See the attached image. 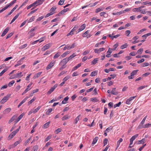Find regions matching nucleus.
Returning <instances> with one entry per match:
<instances>
[{"label":"nucleus","instance_id":"obj_1","mask_svg":"<svg viewBox=\"0 0 151 151\" xmlns=\"http://www.w3.org/2000/svg\"><path fill=\"white\" fill-rule=\"evenodd\" d=\"M11 96V94H8L4 96L1 100V103L2 104H4L9 99Z\"/></svg>","mask_w":151,"mask_h":151},{"label":"nucleus","instance_id":"obj_2","mask_svg":"<svg viewBox=\"0 0 151 151\" xmlns=\"http://www.w3.org/2000/svg\"><path fill=\"white\" fill-rule=\"evenodd\" d=\"M55 63V61L52 60V61L46 67V70H47L50 69L52 67H53L54 66Z\"/></svg>","mask_w":151,"mask_h":151},{"label":"nucleus","instance_id":"obj_3","mask_svg":"<svg viewBox=\"0 0 151 151\" xmlns=\"http://www.w3.org/2000/svg\"><path fill=\"white\" fill-rule=\"evenodd\" d=\"M32 84V82H31L30 84H29L28 86H27V88L25 90L24 92L22 93V95H23L24 94L26 93L29 91L32 88H31V86Z\"/></svg>","mask_w":151,"mask_h":151},{"label":"nucleus","instance_id":"obj_4","mask_svg":"<svg viewBox=\"0 0 151 151\" xmlns=\"http://www.w3.org/2000/svg\"><path fill=\"white\" fill-rule=\"evenodd\" d=\"M21 142V140H19L13 144L10 145L9 147V149H11L12 148H13L15 147L16 146H17L18 144H19Z\"/></svg>","mask_w":151,"mask_h":151},{"label":"nucleus","instance_id":"obj_5","mask_svg":"<svg viewBox=\"0 0 151 151\" xmlns=\"http://www.w3.org/2000/svg\"><path fill=\"white\" fill-rule=\"evenodd\" d=\"M22 74V72H20L17 73L16 74L12 75L11 76L10 79H13L14 78H16L20 76Z\"/></svg>","mask_w":151,"mask_h":151},{"label":"nucleus","instance_id":"obj_6","mask_svg":"<svg viewBox=\"0 0 151 151\" xmlns=\"http://www.w3.org/2000/svg\"><path fill=\"white\" fill-rule=\"evenodd\" d=\"M69 61V60L67 58H65L61 60L60 63V65H65Z\"/></svg>","mask_w":151,"mask_h":151},{"label":"nucleus","instance_id":"obj_7","mask_svg":"<svg viewBox=\"0 0 151 151\" xmlns=\"http://www.w3.org/2000/svg\"><path fill=\"white\" fill-rule=\"evenodd\" d=\"M58 85L56 84L54 85L53 87H52L50 90L48 92L47 94H51L54 90L57 87Z\"/></svg>","mask_w":151,"mask_h":151},{"label":"nucleus","instance_id":"obj_8","mask_svg":"<svg viewBox=\"0 0 151 151\" xmlns=\"http://www.w3.org/2000/svg\"><path fill=\"white\" fill-rule=\"evenodd\" d=\"M51 46V44L50 43H49L48 44H47L44 46L42 48V51H44L48 49Z\"/></svg>","mask_w":151,"mask_h":151},{"label":"nucleus","instance_id":"obj_9","mask_svg":"<svg viewBox=\"0 0 151 151\" xmlns=\"http://www.w3.org/2000/svg\"><path fill=\"white\" fill-rule=\"evenodd\" d=\"M136 96H131L129 99H128L126 101V103L127 104H131V101L134 99Z\"/></svg>","mask_w":151,"mask_h":151},{"label":"nucleus","instance_id":"obj_10","mask_svg":"<svg viewBox=\"0 0 151 151\" xmlns=\"http://www.w3.org/2000/svg\"><path fill=\"white\" fill-rule=\"evenodd\" d=\"M16 134V132H12L7 138L8 140H10L12 139Z\"/></svg>","mask_w":151,"mask_h":151},{"label":"nucleus","instance_id":"obj_11","mask_svg":"<svg viewBox=\"0 0 151 151\" xmlns=\"http://www.w3.org/2000/svg\"><path fill=\"white\" fill-rule=\"evenodd\" d=\"M45 0H38L37 1H35L34 3V4H35V6L36 5H40L42 4L43 2Z\"/></svg>","mask_w":151,"mask_h":151},{"label":"nucleus","instance_id":"obj_12","mask_svg":"<svg viewBox=\"0 0 151 151\" xmlns=\"http://www.w3.org/2000/svg\"><path fill=\"white\" fill-rule=\"evenodd\" d=\"M9 29V27H7L6 28L3 32L2 35H1V37H3L8 32V31Z\"/></svg>","mask_w":151,"mask_h":151},{"label":"nucleus","instance_id":"obj_13","mask_svg":"<svg viewBox=\"0 0 151 151\" xmlns=\"http://www.w3.org/2000/svg\"><path fill=\"white\" fill-rule=\"evenodd\" d=\"M17 117V115H14L12 118L9 120L8 123L9 124L10 123L12 122Z\"/></svg>","mask_w":151,"mask_h":151},{"label":"nucleus","instance_id":"obj_14","mask_svg":"<svg viewBox=\"0 0 151 151\" xmlns=\"http://www.w3.org/2000/svg\"><path fill=\"white\" fill-rule=\"evenodd\" d=\"M116 88H113L112 90L111 91V93L112 94L114 95H117L119 93L118 92L116 91Z\"/></svg>","mask_w":151,"mask_h":151},{"label":"nucleus","instance_id":"obj_15","mask_svg":"<svg viewBox=\"0 0 151 151\" xmlns=\"http://www.w3.org/2000/svg\"><path fill=\"white\" fill-rule=\"evenodd\" d=\"M28 98V97H26L18 105V107L19 108V107L21 106L22 104L25 102L27 101V99Z\"/></svg>","mask_w":151,"mask_h":151},{"label":"nucleus","instance_id":"obj_16","mask_svg":"<svg viewBox=\"0 0 151 151\" xmlns=\"http://www.w3.org/2000/svg\"><path fill=\"white\" fill-rule=\"evenodd\" d=\"M86 25L85 24H84L81 25L80 27L78 29V32L84 29L86 27Z\"/></svg>","mask_w":151,"mask_h":151},{"label":"nucleus","instance_id":"obj_17","mask_svg":"<svg viewBox=\"0 0 151 151\" xmlns=\"http://www.w3.org/2000/svg\"><path fill=\"white\" fill-rule=\"evenodd\" d=\"M50 121H49L48 122L46 123L43 126L42 128L44 129H46L48 128L49 126V124H50Z\"/></svg>","mask_w":151,"mask_h":151},{"label":"nucleus","instance_id":"obj_18","mask_svg":"<svg viewBox=\"0 0 151 151\" xmlns=\"http://www.w3.org/2000/svg\"><path fill=\"white\" fill-rule=\"evenodd\" d=\"M20 13H18L13 18L12 20L11 21V22L10 23V24H12L13 22H14L16 19H17L18 17L19 16Z\"/></svg>","mask_w":151,"mask_h":151},{"label":"nucleus","instance_id":"obj_19","mask_svg":"<svg viewBox=\"0 0 151 151\" xmlns=\"http://www.w3.org/2000/svg\"><path fill=\"white\" fill-rule=\"evenodd\" d=\"M146 142V139L145 138H143L140 140H139L137 144H143Z\"/></svg>","mask_w":151,"mask_h":151},{"label":"nucleus","instance_id":"obj_20","mask_svg":"<svg viewBox=\"0 0 151 151\" xmlns=\"http://www.w3.org/2000/svg\"><path fill=\"white\" fill-rule=\"evenodd\" d=\"M11 110V109L10 108H8L6 109L3 111V113L4 114H6L10 112Z\"/></svg>","mask_w":151,"mask_h":151},{"label":"nucleus","instance_id":"obj_21","mask_svg":"<svg viewBox=\"0 0 151 151\" xmlns=\"http://www.w3.org/2000/svg\"><path fill=\"white\" fill-rule=\"evenodd\" d=\"M69 99V97L68 96H66L64 100L62 101V104H65L67 103V102L68 101Z\"/></svg>","mask_w":151,"mask_h":151},{"label":"nucleus","instance_id":"obj_22","mask_svg":"<svg viewBox=\"0 0 151 151\" xmlns=\"http://www.w3.org/2000/svg\"><path fill=\"white\" fill-rule=\"evenodd\" d=\"M41 106H38L37 108L35 109H32L33 111V113L35 114L37 112L39 109L41 108Z\"/></svg>","mask_w":151,"mask_h":151},{"label":"nucleus","instance_id":"obj_23","mask_svg":"<svg viewBox=\"0 0 151 151\" xmlns=\"http://www.w3.org/2000/svg\"><path fill=\"white\" fill-rule=\"evenodd\" d=\"M98 139V137H95L93 139L92 144L94 145L97 142Z\"/></svg>","mask_w":151,"mask_h":151},{"label":"nucleus","instance_id":"obj_24","mask_svg":"<svg viewBox=\"0 0 151 151\" xmlns=\"http://www.w3.org/2000/svg\"><path fill=\"white\" fill-rule=\"evenodd\" d=\"M81 66V63H79L77 65L75 66L73 69L72 71H73L74 70H76L78 68H79V67H80Z\"/></svg>","mask_w":151,"mask_h":151},{"label":"nucleus","instance_id":"obj_25","mask_svg":"<svg viewBox=\"0 0 151 151\" xmlns=\"http://www.w3.org/2000/svg\"><path fill=\"white\" fill-rule=\"evenodd\" d=\"M104 7L99 8L96 9L95 10V12L98 13L101 11H102L104 9Z\"/></svg>","mask_w":151,"mask_h":151},{"label":"nucleus","instance_id":"obj_26","mask_svg":"<svg viewBox=\"0 0 151 151\" xmlns=\"http://www.w3.org/2000/svg\"><path fill=\"white\" fill-rule=\"evenodd\" d=\"M132 11L134 12H140L141 11V10L140 9L139 7L135 8L132 9Z\"/></svg>","mask_w":151,"mask_h":151},{"label":"nucleus","instance_id":"obj_27","mask_svg":"<svg viewBox=\"0 0 151 151\" xmlns=\"http://www.w3.org/2000/svg\"><path fill=\"white\" fill-rule=\"evenodd\" d=\"M76 56V54L75 53H73L72 55H71L69 57L67 58L69 60H71L73 58H74Z\"/></svg>","mask_w":151,"mask_h":151},{"label":"nucleus","instance_id":"obj_28","mask_svg":"<svg viewBox=\"0 0 151 151\" xmlns=\"http://www.w3.org/2000/svg\"><path fill=\"white\" fill-rule=\"evenodd\" d=\"M70 118V116L68 115H65L62 118V120L63 121H64L69 119Z\"/></svg>","mask_w":151,"mask_h":151},{"label":"nucleus","instance_id":"obj_29","mask_svg":"<svg viewBox=\"0 0 151 151\" xmlns=\"http://www.w3.org/2000/svg\"><path fill=\"white\" fill-rule=\"evenodd\" d=\"M28 34L29 35V38L32 37L34 36L35 35V33L34 32H30V30L28 32Z\"/></svg>","mask_w":151,"mask_h":151},{"label":"nucleus","instance_id":"obj_30","mask_svg":"<svg viewBox=\"0 0 151 151\" xmlns=\"http://www.w3.org/2000/svg\"><path fill=\"white\" fill-rule=\"evenodd\" d=\"M56 7L55 6H53L50 9V11L51 12L53 13V14L55 13L54 12L55 11Z\"/></svg>","mask_w":151,"mask_h":151},{"label":"nucleus","instance_id":"obj_31","mask_svg":"<svg viewBox=\"0 0 151 151\" xmlns=\"http://www.w3.org/2000/svg\"><path fill=\"white\" fill-rule=\"evenodd\" d=\"M123 139L122 138H120L117 141V145L116 147V148H118L120 145L121 142H122Z\"/></svg>","mask_w":151,"mask_h":151},{"label":"nucleus","instance_id":"obj_32","mask_svg":"<svg viewBox=\"0 0 151 151\" xmlns=\"http://www.w3.org/2000/svg\"><path fill=\"white\" fill-rule=\"evenodd\" d=\"M91 101L93 102H96L99 101V100L96 97L92 98L90 99Z\"/></svg>","mask_w":151,"mask_h":151},{"label":"nucleus","instance_id":"obj_33","mask_svg":"<svg viewBox=\"0 0 151 151\" xmlns=\"http://www.w3.org/2000/svg\"><path fill=\"white\" fill-rule=\"evenodd\" d=\"M80 116L81 115H79L75 118V124H76L78 122L80 119Z\"/></svg>","mask_w":151,"mask_h":151},{"label":"nucleus","instance_id":"obj_34","mask_svg":"<svg viewBox=\"0 0 151 151\" xmlns=\"http://www.w3.org/2000/svg\"><path fill=\"white\" fill-rule=\"evenodd\" d=\"M99 61V59L98 58H96L94 59V60L92 61L91 62L92 64H96L97 62Z\"/></svg>","mask_w":151,"mask_h":151},{"label":"nucleus","instance_id":"obj_35","mask_svg":"<svg viewBox=\"0 0 151 151\" xmlns=\"http://www.w3.org/2000/svg\"><path fill=\"white\" fill-rule=\"evenodd\" d=\"M128 46V44L127 43H125L124 45L121 46L120 48L122 49H123L124 48H127Z\"/></svg>","mask_w":151,"mask_h":151},{"label":"nucleus","instance_id":"obj_36","mask_svg":"<svg viewBox=\"0 0 151 151\" xmlns=\"http://www.w3.org/2000/svg\"><path fill=\"white\" fill-rule=\"evenodd\" d=\"M138 136V134H136L135 135L133 136L130 139V140L132 141H134L135 139Z\"/></svg>","mask_w":151,"mask_h":151},{"label":"nucleus","instance_id":"obj_37","mask_svg":"<svg viewBox=\"0 0 151 151\" xmlns=\"http://www.w3.org/2000/svg\"><path fill=\"white\" fill-rule=\"evenodd\" d=\"M42 73V72H39L36 74V75H35L34 76V78L35 79L36 78L39 77L40 75H41V74Z\"/></svg>","mask_w":151,"mask_h":151},{"label":"nucleus","instance_id":"obj_38","mask_svg":"<svg viewBox=\"0 0 151 151\" xmlns=\"http://www.w3.org/2000/svg\"><path fill=\"white\" fill-rule=\"evenodd\" d=\"M97 74V71L95 70L91 72L90 76H96Z\"/></svg>","mask_w":151,"mask_h":151},{"label":"nucleus","instance_id":"obj_39","mask_svg":"<svg viewBox=\"0 0 151 151\" xmlns=\"http://www.w3.org/2000/svg\"><path fill=\"white\" fill-rule=\"evenodd\" d=\"M7 68H5L0 73V77L6 71L8 70Z\"/></svg>","mask_w":151,"mask_h":151},{"label":"nucleus","instance_id":"obj_40","mask_svg":"<svg viewBox=\"0 0 151 151\" xmlns=\"http://www.w3.org/2000/svg\"><path fill=\"white\" fill-rule=\"evenodd\" d=\"M70 45H66L63 48V50H65L67 49H68V50L70 49Z\"/></svg>","mask_w":151,"mask_h":151},{"label":"nucleus","instance_id":"obj_41","mask_svg":"<svg viewBox=\"0 0 151 151\" xmlns=\"http://www.w3.org/2000/svg\"><path fill=\"white\" fill-rule=\"evenodd\" d=\"M52 111V108L49 109L46 112V114L47 115H49L50 113H51Z\"/></svg>","mask_w":151,"mask_h":151},{"label":"nucleus","instance_id":"obj_42","mask_svg":"<svg viewBox=\"0 0 151 151\" xmlns=\"http://www.w3.org/2000/svg\"><path fill=\"white\" fill-rule=\"evenodd\" d=\"M15 81L14 80L12 81L11 82H9L8 84V86L9 87H11L13 86V84L14 83Z\"/></svg>","mask_w":151,"mask_h":151},{"label":"nucleus","instance_id":"obj_43","mask_svg":"<svg viewBox=\"0 0 151 151\" xmlns=\"http://www.w3.org/2000/svg\"><path fill=\"white\" fill-rule=\"evenodd\" d=\"M60 55V52H57V53L55 54V55L53 57V58L54 59H56Z\"/></svg>","mask_w":151,"mask_h":151},{"label":"nucleus","instance_id":"obj_44","mask_svg":"<svg viewBox=\"0 0 151 151\" xmlns=\"http://www.w3.org/2000/svg\"><path fill=\"white\" fill-rule=\"evenodd\" d=\"M70 78V77L69 76H67L65 77L63 79V81L65 82L67 80Z\"/></svg>","mask_w":151,"mask_h":151},{"label":"nucleus","instance_id":"obj_45","mask_svg":"<svg viewBox=\"0 0 151 151\" xmlns=\"http://www.w3.org/2000/svg\"><path fill=\"white\" fill-rule=\"evenodd\" d=\"M138 71V70H134L131 73V75L133 76L137 73Z\"/></svg>","mask_w":151,"mask_h":151},{"label":"nucleus","instance_id":"obj_46","mask_svg":"<svg viewBox=\"0 0 151 151\" xmlns=\"http://www.w3.org/2000/svg\"><path fill=\"white\" fill-rule=\"evenodd\" d=\"M27 46V44H25L23 45H21L20 46L19 48L20 49H23L25 47H26Z\"/></svg>","mask_w":151,"mask_h":151},{"label":"nucleus","instance_id":"obj_47","mask_svg":"<svg viewBox=\"0 0 151 151\" xmlns=\"http://www.w3.org/2000/svg\"><path fill=\"white\" fill-rule=\"evenodd\" d=\"M35 19V16H32V17H31L28 21V22L29 23L30 22L33 21Z\"/></svg>","mask_w":151,"mask_h":151},{"label":"nucleus","instance_id":"obj_48","mask_svg":"<svg viewBox=\"0 0 151 151\" xmlns=\"http://www.w3.org/2000/svg\"><path fill=\"white\" fill-rule=\"evenodd\" d=\"M36 99V98L34 97L30 101L28 102V104L29 105L33 102Z\"/></svg>","mask_w":151,"mask_h":151},{"label":"nucleus","instance_id":"obj_49","mask_svg":"<svg viewBox=\"0 0 151 151\" xmlns=\"http://www.w3.org/2000/svg\"><path fill=\"white\" fill-rule=\"evenodd\" d=\"M14 33V32H12L9 34H8L7 35L6 38V39H7L8 38H10L13 35Z\"/></svg>","mask_w":151,"mask_h":151},{"label":"nucleus","instance_id":"obj_50","mask_svg":"<svg viewBox=\"0 0 151 151\" xmlns=\"http://www.w3.org/2000/svg\"><path fill=\"white\" fill-rule=\"evenodd\" d=\"M143 50V48H140L139 50H138L137 52V54H142Z\"/></svg>","mask_w":151,"mask_h":151},{"label":"nucleus","instance_id":"obj_51","mask_svg":"<svg viewBox=\"0 0 151 151\" xmlns=\"http://www.w3.org/2000/svg\"><path fill=\"white\" fill-rule=\"evenodd\" d=\"M108 139H105L103 143L104 144V146H105V145H106L108 143Z\"/></svg>","mask_w":151,"mask_h":151},{"label":"nucleus","instance_id":"obj_52","mask_svg":"<svg viewBox=\"0 0 151 151\" xmlns=\"http://www.w3.org/2000/svg\"><path fill=\"white\" fill-rule=\"evenodd\" d=\"M89 32V31L87 30L86 31L83 35V37H86L87 36V35Z\"/></svg>","mask_w":151,"mask_h":151},{"label":"nucleus","instance_id":"obj_53","mask_svg":"<svg viewBox=\"0 0 151 151\" xmlns=\"http://www.w3.org/2000/svg\"><path fill=\"white\" fill-rule=\"evenodd\" d=\"M38 26H36L30 30V32H33V31H35L37 29H38Z\"/></svg>","mask_w":151,"mask_h":151},{"label":"nucleus","instance_id":"obj_54","mask_svg":"<svg viewBox=\"0 0 151 151\" xmlns=\"http://www.w3.org/2000/svg\"><path fill=\"white\" fill-rule=\"evenodd\" d=\"M146 87H147V86H140L138 88L137 90L139 91H140V90L145 88Z\"/></svg>","mask_w":151,"mask_h":151},{"label":"nucleus","instance_id":"obj_55","mask_svg":"<svg viewBox=\"0 0 151 151\" xmlns=\"http://www.w3.org/2000/svg\"><path fill=\"white\" fill-rule=\"evenodd\" d=\"M52 137L51 135H49L45 139V142L47 141L48 140L50 139Z\"/></svg>","mask_w":151,"mask_h":151},{"label":"nucleus","instance_id":"obj_56","mask_svg":"<svg viewBox=\"0 0 151 151\" xmlns=\"http://www.w3.org/2000/svg\"><path fill=\"white\" fill-rule=\"evenodd\" d=\"M146 30V29H142L141 30L139 31L137 33V35L140 34L142 32H143L144 31H145Z\"/></svg>","mask_w":151,"mask_h":151},{"label":"nucleus","instance_id":"obj_57","mask_svg":"<svg viewBox=\"0 0 151 151\" xmlns=\"http://www.w3.org/2000/svg\"><path fill=\"white\" fill-rule=\"evenodd\" d=\"M35 5L34 4V3L31 4V5H29V6H27V9H30L32 7V6H35Z\"/></svg>","mask_w":151,"mask_h":151},{"label":"nucleus","instance_id":"obj_58","mask_svg":"<svg viewBox=\"0 0 151 151\" xmlns=\"http://www.w3.org/2000/svg\"><path fill=\"white\" fill-rule=\"evenodd\" d=\"M121 104V102H119L118 103L115 104L114 105V107L115 108L119 106H120V105Z\"/></svg>","mask_w":151,"mask_h":151},{"label":"nucleus","instance_id":"obj_59","mask_svg":"<svg viewBox=\"0 0 151 151\" xmlns=\"http://www.w3.org/2000/svg\"><path fill=\"white\" fill-rule=\"evenodd\" d=\"M138 127L139 129H142V128H145V125H142L141 124L138 126Z\"/></svg>","mask_w":151,"mask_h":151},{"label":"nucleus","instance_id":"obj_60","mask_svg":"<svg viewBox=\"0 0 151 151\" xmlns=\"http://www.w3.org/2000/svg\"><path fill=\"white\" fill-rule=\"evenodd\" d=\"M52 14H53V13L50 12L47 14L46 15V16H45V18L47 17H49V16H50Z\"/></svg>","mask_w":151,"mask_h":151},{"label":"nucleus","instance_id":"obj_61","mask_svg":"<svg viewBox=\"0 0 151 151\" xmlns=\"http://www.w3.org/2000/svg\"><path fill=\"white\" fill-rule=\"evenodd\" d=\"M106 14V12H101V13H100V16H104V17H106L104 15L105 14Z\"/></svg>","mask_w":151,"mask_h":151},{"label":"nucleus","instance_id":"obj_62","mask_svg":"<svg viewBox=\"0 0 151 151\" xmlns=\"http://www.w3.org/2000/svg\"><path fill=\"white\" fill-rule=\"evenodd\" d=\"M29 0H26L21 5V6H23L25 5L28 2Z\"/></svg>","mask_w":151,"mask_h":151},{"label":"nucleus","instance_id":"obj_63","mask_svg":"<svg viewBox=\"0 0 151 151\" xmlns=\"http://www.w3.org/2000/svg\"><path fill=\"white\" fill-rule=\"evenodd\" d=\"M113 49L111 48H109L108 49V50L107 52V53H109L111 54V53L112 52Z\"/></svg>","mask_w":151,"mask_h":151},{"label":"nucleus","instance_id":"obj_64","mask_svg":"<svg viewBox=\"0 0 151 151\" xmlns=\"http://www.w3.org/2000/svg\"><path fill=\"white\" fill-rule=\"evenodd\" d=\"M61 130L62 129L61 128H58L55 130V132H56V134H57L59 132H61Z\"/></svg>","mask_w":151,"mask_h":151}]
</instances>
